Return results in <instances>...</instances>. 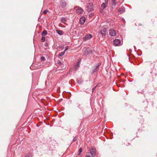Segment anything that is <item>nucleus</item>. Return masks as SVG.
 Here are the masks:
<instances>
[{"label":"nucleus","instance_id":"aec40b11","mask_svg":"<svg viewBox=\"0 0 157 157\" xmlns=\"http://www.w3.org/2000/svg\"><path fill=\"white\" fill-rule=\"evenodd\" d=\"M57 63H58V65L59 66H61L62 64V63L59 60H58Z\"/></svg>","mask_w":157,"mask_h":157},{"label":"nucleus","instance_id":"9b49d317","mask_svg":"<svg viewBox=\"0 0 157 157\" xmlns=\"http://www.w3.org/2000/svg\"><path fill=\"white\" fill-rule=\"evenodd\" d=\"M56 31L57 33L60 35H63V31L61 30H56Z\"/></svg>","mask_w":157,"mask_h":157},{"label":"nucleus","instance_id":"dca6fc26","mask_svg":"<svg viewBox=\"0 0 157 157\" xmlns=\"http://www.w3.org/2000/svg\"><path fill=\"white\" fill-rule=\"evenodd\" d=\"M98 67H95V68L93 69L92 70V73H93L96 71L98 70Z\"/></svg>","mask_w":157,"mask_h":157},{"label":"nucleus","instance_id":"412c9836","mask_svg":"<svg viewBox=\"0 0 157 157\" xmlns=\"http://www.w3.org/2000/svg\"><path fill=\"white\" fill-rule=\"evenodd\" d=\"M69 49V47L68 46H67L65 47V49L64 51L65 52L66 51H67Z\"/></svg>","mask_w":157,"mask_h":157},{"label":"nucleus","instance_id":"7ed1b4c3","mask_svg":"<svg viewBox=\"0 0 157 157\" xmlns=\"http://www.w3.org/2000/svg\"><path fill=\"white\" fill-rule=\"evenodd\" d=\"M76 8H77V9L76 10V13L77 14H79L83 13V10L82 8L76 6L75 7V9Z\"/></svg>","mask_w":157,"mask_h":157},{"label":"nucleus","instance_id":"a878e982","mask_svg":"<svg viewBox=\"0 0 157 157\" xmlns=\"http://www.w3.org/2000/svg\"><path fill=\"white\" fill-rule=\"evenodd\" d=\"M101 65V63H98L97 65H96V67H98V69L99 68V67Z\"/></svg>","mask_w":157,"mask_h":157},{"label":"nucleus","instance_id":"2f4dec72","mask_svg":"<svg viewBox=\"0 0 157 157\" xmlns=\"http://www.w3.org/2000/svg\"><path fill=\"white\" fill-rule=\"evenodd\" d=\"M92 16V15L91 14H90L89 15V16L90 17H91Z\"/></svg>","mask_w":157,"mask_h":157},{"label":"nucleus","instance_id":"20e7f679","mask_svg":"<svg viewBox=\"0 0 157 157\" xmlns=\"http://www.w3.org/2000/svg\"><path fill=\"white\" fill-rule=\"evenodd\" d=\"M113 43L114 46H118L121 45V42L119 39H116L113 40Z\"/></svg>","mask_w":157,"mask_h":157},{"label":"nucleus","instance_id":"a211bd4d","mask_svg":"<svg viewBox=\"0 0 157 157\" xmlns=\"http://www.w3.org/2000/svg\"><path fill=\"white\" fill-rule=\"evenodd\" d=\"M66 21V19L65 18L62 17L61 19V21L62 23H64Z\"/></svg>","mask_w":157,"mask_h":157},{"label":"nucleus","instance_id":"4468645a","mask_svg":"<svg viewBox=\"0 0 157 157\" xmlns=\"http://www.w3.org/2000/svg\"><path fill=\"white\" fill-rule=\"evenodd\" d=\"M79 67V63L78 62L76 63L75 64V70H76L77 69V68Z\"/></svg>","mask_w":157,"mask_h":157},{"label":"nucleus","instance_id":"cd10ccee","mask_svg":"<svg viewBox=\"0 0 157 157\" xmlns=\"http://www.w3.org/2000/svg\"><path fill=\"white\" fill-rule=\"evenodd\" d=\"M103 10L102 9H101L100 10V13H102V12L103 11V10Z\"/></svg>","mask_w":157,"mask_h":157},{"label":"nucleus","instance_id":"39448f33","mask_svg":"<svg viewBox=\"0 0 157 157\" xmlns=\"http://www.w3.org/2000/svg\"><path fill=\"white\" fill-rule=\"evenodd\" d=\"M92 36L90 34H88L85 36L83 38V40L84 41H86L90 39L91 38Z\"/></svg>","mask_w":157,"mask_h":157},{"label":"nucleus","instance_id":"473e14b6","mask_svg":"<svg viewBox=\"0 0 157 157\" xmlns=\"http://www.w3.org/2000/svg\"><path fill=\"white\" fill-rule=\"evenodd\" d=\"M90 53H91V52H92V51H90Z\"/></svg>","mask_w":157,"mask_h":157},{"label":"nucleus","instance_id":"9d476101","mask_svg":"<svg viewBox=\"0 0 157 157\" xmlns=\"http://www.w3.org/2000/svg\"><path fill=\"white\" fill-rule=\"evenodd\" d=\"M125 8L124 7H121L118 10V11L120 13H122L124 12Z\"/></svg>","mask_w":157,"mask_h":157},{"label":"nucleus","instance_id":"6ab92c4d","mask_svg":"<svg viewBox=\"0 0 157 157\" xmlns=\"http://www.w3.org/2000/svg\"><path fill=\"white\" fill-rule=\"evenodd\" d=\"M41 40L42 42H44L45 40V37L44 36H42L41 38Z\"/></svg>","mask_w":157,"mask_h":157},{"label":"nucleus","instance_id":"0eeeda50","mask_svg":"<svg viewBox=\"0 0 157 157\" xmlns=\"http://www.w3.org/2000/svg\"><path fill=\"white\" fill-rule=\"evenodd\" d=\"M106 31V29L105 28H103L101 29L100 33L103 36H105Z\"/></svg>","mask_w":157,"mask_h":157},{"label":"nucleus","instance_id":"b1692460","mask_svg":"<svg viewBox=\"0 0 157 157\" xmlns=\"http://www.w3.org/2000/svg\"><path fill=\"white\" fill-rule=\"evenodd\" d=\"M82 148H80L79 149V151H78V152H79V154H78V155H80V153H81V152L82 151Z\"/></svg>","mask_w":157,"mask_h":157},{"label":"nucleus","instance_id":"f257e3e1","mask_svg":"<svg viewBox=\"0 0 157 157\" xmlns=\"http://www.w3.org/2000/svg\"><path fill=\"white\" fill-rule=\"evenodd\" d=\"M96 149L94 148H92L90 151V153L91 155V156L86 155L85 157H94L96 155Z\"/></svg>","mask_w":157,"mask_h":157},{"label":"nucleus","instance_id":"1a4fd4ad","mask_svg":"<svg viewBox=\"0 0 157 157\" xmlns=\"http://www.w3.org/2000/svg\"><path fill=\"white\" fill-rule=\"evenodd\" d=\"M85 17L83 16L80 19V23L81 24H83L85 22Z\"/></svg>","mask_w":157,"mask_h":157},{"label":"nucleus","instance_id":"7c9ffc66","mask_svg":"<svg viewBox=\"0 0 157 157\" xmlns=\"http://www.w3.org/2000/svg\"><path fill=\"white\" fill-rule=\"evenodd\" d=\"M45 46H47V43H45Z\"/></svg>","mask_w":157,"mask_h":157},{"label":"nucleus","instance_id":"2eb2a0df","mask_svg":"<svg viewBox=\"0 0 157 157\" xmlns=\"http://www.w3.org/2000/svg\"><path fill=\"white\" fill-rule=\"evenodd\" d=\"M47 33L46 30H44L41 33V35L42 36H45L47 34Z\"/></svg>","mask_w":157,"mask_h":157},{"label":"nucleus","instance_id":"f3484780","mask_svg":"<svg viewBox=\"0 0 157 157\" xmlns=\"http://www.w3.org/2000/svg\"><path fill=\"white\" fill-rule=\"evenodd\" d=\"M65 52L64 51L61 52L59 54V56H62L63 55H64L65 54Z\"/></svg>","mask_w":157,"mask_h":157},{"label":"nucleus","instance_id":"393cba45","mask_svg":"<svg viewBox=\"0 0 157 157\" xmlns=\"http://www.w3.org/2000/svg\"><path fill=\"white\" fill-rule=\"evenodd\" d=\"M25 157H32V155L30 154H28L26 155Z\"/></svg>","mask_w":157,"mask_h":157},{"label":"nucleus","instance_id":"c85d7f7f","mask_svg":"<svg viewBox=\"0 0 157 157\" xmlns=\"http://www.w3.org/2000/svg\"><path fill=\"white\" fill-rule=\"evenodd\" d=\"M105 0V3L106 4V3H107L108 2V1L109 0Z\"/></svg>","mask_w":157,"mask_h":157},{"label":"nucleus","instance_id":"bb28decb","mask_svg":"<svg viewBox=\"0 0 157 157\" xmlns=\"http://www.w3.org/2000/svg\"><path fill=\"white\" fill-rule=\"evenodd\" d=\"M96 86H96L93 88L92 89V91L93 92L95 90V88H96Z\"/></svg>","mask_w":157,"mask_h":157},{"label":"nucleus","instance_id":"6e6552de","mask_svg":"<svg viewBox=\"0 0 157 157\" xmlns=\"http://www.w3.org/2000/svg\"><path fill=\"white\" fill-rule=\"evenodd\" d=\"M109 33L110 36H114L116 34V33L114 30H110Z\"/></svg>","mask_w":157,"mask_h":157},{"label":"nucleus","instance_id":"4be33fe9","mask_svg":"<svg viewBox=\"0 0 157 157\" xmlns=\"http://www.w3.org/2000/svg\"><path fill=\"white\" fill-rule=\"evenodd\" d=\"M48 10H45L43 12V14H46L47 13V12H48Z\"/></svg>","mask_w":157,"mask_h":157},{"label":"nucleus","instance_id":"f03ea898","mask_svg":"<svg viewBox=\"0 0 157 157\" xmlns=\"http://www.w3.org/2000/svg\"><path fill=\"white\" fill-rule=\"evenodd\" d=\"M87 4L88 5L87 7L88 9H87V10L89 12L93 11L94 10L93 3L91 2H89Z\"/></svg>","mask_w":157,"mask_h":157},{"label":"nucleus","instance_id":"5701e85b","mask_svg":"<svg viewBox=\"0 0 157 157\" xmlns=\"http://www.w3.org/2000/svg\"><path fill=\"white\" fill-rule=\"evenodd\" d=\"M41 59L42 61H44L45 59V58L44 57L42 56L41 57Z\"/></svg>","mask_w":157,"mask_h":157},{"label":"nucleus","instance_id":"f8f14e48","mask_svg":"<svg viewBox=\"0 0 157 157\" xmlns=\"http://www.w3.org/2000/svg\"><path fill=\"white\" fill-rule=\"evenodd\" d=\"M111 4L112 6L115 7L116 4L115 0H112Z\"/></svg>","mask_w":157,"mask_h":157},{"label":"nucleus","instance_id":"ddd939ff","mask_svg":"<svg viewBox=\"0 0 157 157\" xmlns=\"http://www.w3.org/2000/svg\"><path fill=\"white\" fill-rule=\"evenodd\" d=\"M101 7L103 10H104L107 7V5L105 3H103L101 5Z\"/></svg>","mask_w":157,"mask_h":157},{"label":"nucleus","instance_id":"c756f323","mask_svg":"<svg viewBox=\"0 0 157 157\" xmlns=\"http://www.w3.org/2000/svg\"><path fill=\"white\" fill-rule=\"evenodd\" d=\"M122 21H123L124 22H125V21L124 19V18H122Z\"/></svg>","mask_w":157,"mask_h":157},{"label":"nucleus","instance_id":"423d86ee","mask_svg":"<svg viewBox=\"0 0 157 157\" xmlns=\"http://www.w3.org/2000/svg\"><path fill=\"white\" fill-rule=\"evenodd\" d=\"M59 4L62 8L65 7L67 5L66 2L64 0H61Z\"/></svg>","mask_w":157,"mask_h":157}]
</instances>
